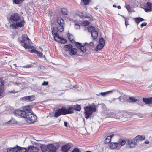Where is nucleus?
<instances>
[{"label":"nucleus","mask_w":152,"mask_h":152,"mask_svg":"<svg viewBox=\"0 0 152 152\" xmlns=\"http://www.w3.org/2000/svg\"><path fill=\"white\" fill-rule=\"evenodd\" d=\"M134 20L135 21L137 25L140 22L144 20V19L140 17L134 18H133Z\"/></svg>","instance_id":"nucleus-28"},{"label":"nucleus","mask_w":152,"mask_h":152,"mask_svg":"<svg viewBox=\"0 0 152 152\" xmlns=\"http://www.w3.org/2000/svg\"><path fill=\"white\" fill-rule=\"evenodd\" d=\"M142 100L146 104H151L152 103V97L151 98H143Z\"/></svg>","instance_id":"nucleus-22"},{"label":"nucleus","mask_w":152,"mask_h":152,"mask_svg":"<svg viewBox=\"0 0 152 152\" xmlns=\"http://www.w3.org/2000/svg\"><path fill=\"white\" fill-rule=\"evenodd\" d=\"M17 92V91H15V90H12L11 91H9L8 92V93L9 94H11V93H13L15 94Z\"/></svg>","instance_id":"nucleus-48"},{"label":"nucleus","mask_w":152,"mask_h":152,"mask_svg":"<svg viewBox=\"0 0 152 152\" xmlns=\"http://www.w3.org/2000/svg\"><path fill=\"white\" fill-rule=\"evenodd\" d=\"M147 23L145 22H144L141 24V26L142 27L145 26L147 25Z\"/></svg>","instance_id":"nucleus-49"},{"label":"nucleus","mask_w":152,"mask_h":152,"mask_svg":"<svg viewBox=\"0 0 152 152\" xmlns=\"http://www.w3.org/2000/svg\"><path fill=\"white\" fill-rule=\"evenodd\" d=\"M24 0H13V2L16 4H19L22 3Z\"/></svg>","instance_id":"nucleus-32"},{"label":"nucleus","mask_w":152,"mask_h":152,"mask_svg":"<svg viewBox=\"0 0 152 152\" xmlns=\"http://www.w3.org/2000/svg\"><path fill=\"white\" fill-rule=\"evenodd\" d=\"M86 152H91V151H86Z\"/></svg>","instance_id":"nucleus-59"},{"label":"nucleus","mask_w":152,"mask_h":152,"mask_svg":"<svg viewBox=\"0 0 152 152\" xmlns=\"http://www.w3.org/2000/svg\"><path fill=\"white\" fill-rule=\"evenodd\" d=\"M64 125L66 127H67L68 126H67V123L66 122H64Z\"/></svg>","instance_id":"nucleus-53"},{"label":"nucleus","mask_w":152,"mask_h":152,"mask_svg":"<svg viewBox=\"0 0 152 152\" xmlns=\"http://www.w3.org/2000/svg\"><path fill=\"white\" fill-rule=\"evenodd\" d=\"M145 143V144H149V141H146L144 142Z\"/></svg>","instance_id":"nucleus-54"},{"label":"nucleus","mask_w":152,"mask_h":152,"mask_svg":"<svg viewBox=\"0 0 152 152\" xmlns=\"http://www.w3.org/2000/svg\"><path fill=\"white\" fill-rule=\"evenodd\" d=\"M4 91V87H0V97L2 95Z\"/></svg>","instance_id":"nucleus-40"},{"label":"nucleus","mask_w":152,"mask_h":152,"mask_svg":"<svg viewBox=\"0 0 152 152\" xmlns=\"http://www.w3.org/2000/svg\"><path fill=\"white\" fill-rule=\"evenodd\" d=\"M75 44L77 48L80 49L82 52L84 53L86 52V47L84 45H82L81 43L75 42Z\"/></svg>","instance_id":"nucleus-15"},{"label":"nucleus","mask_w":152,"mask_h":152,"mask_svg":"<svg viewBox=\"0 0 152 152\" xmlns=\"http://www.w3.org/2000/svg\"><path fill=\"white\" fill-rule=\"evenodd\" d=\"M72 47L73 46L71 44L67 45L64 46V49L65 50L69 52Z\"/></svg>","instance_id":"nucleus-26"},{"label":"nucleus","mask_w":152,"mask_h":152,"mask_svg":"<svg viewBox=\"0 0 152 152\" xmlns=\"http://www.w3.org/2000/svg\"><path fill=\"white\" fill-rule=\"evenodd\" d=\"M126 97V96L125 95H124L123 96L122 98H125Z\"/></svg>","instance_id":"nucleus-55"},{"label":"nucleus","mask_w":152,"mask_h":152,"mask_svg":"<svg viewBox=\"0 0 152 152\" xmlns=\"http://www.w3.org/2000/svg\"><path fill=\"white\" fill-rule=\"evenodd\" d=\"M9 21L13 23L10 25V27L13 29L22 27L25 23L23 17L17 13H14L12 14L10 17Z\"/></svg>","instance_id":"nucleus-1"},{"label":"nucleus","mask_w":152,"mask_h":152,"mask_svg":"<svg viewBox=\"0 0 152 152\" xmlns=\"http://www.w3.org/2000/svg\"><path fill=\"white\" fill-rule=\"evenodd\" d=\"M81 109L80 105L76 104L73 106L69 107L67 109L68 112L69 113L68 114H71L74 113V110L77 111H80Z\"/></svg>","instance_id":"nucleus-11"},{"label":"nucleus","mask_w":152,"mask_h":152,"mask_svg":"<svg viewBox=\"0 0 152 152\" xmlns=\"http://www.w3.org/2000/svg\"><path fill=\"white\" fill-rule=\"evenodd\" d=\"M10 121H11V120H10L9 121H8L7 123L8 124H10Z\"/></svg>","instance_id":"nucleus-58"},{"label":"nucleus","mask_w":152,"mask_h":152,"mask_svg":"<svg viewBox=\"0 0 152 152\" xmlns=\"http://www.w3.org/2000/svg\"><path fill=\"white\" fill-rule=\"evenodd\" d=\"M48 84V81H44L42 83V85L43 86H46Z\"/></svg>","instance_id":"nucleus-46"},{"label":"nucleus","mask_w":152,"mask_h":152,"mask_svg":"<svg viewBox=\"0 0 152 152\" xmlns=\"http://www.w3.org/2000/svg\"><path fill=\"white\" fill-rule=\"evenodd\" d=\"M26 113L25 111L20 109H16L13 112L15 116L23 118H26Z\"/></svg>","instance_id":"nucleus-8"},{"label":"nucleus","mask_w":152,"mask_h":152,"mask_svg":"<svg viewBox=\"0 0 152 152\" xmlns=\"http://www.w3.org/2000/svg\"><path fill=\"white\" fill-rule=\"evenodd\" d=\"M77 49L75 48H73L72 47L69 52V54L71 55H74L76 54L77 52Z\"/></svg>","instance_id":"nucleus-27"},{"label":"nucleus","mask_w":152,"mask_h":152,"mask_svg":"<svg viewBox=\"0 0 152 152\" xmlns=\"http://www.w3.org/2000/svg\"><path fill=\"white\" fill-rule=\"evenodd\" d=\"M38 148L33 146H30L28 148L27 152H38Z\"/></svg>","instance_id":"nucleus-17"},{"label":"nucleus","mask_w":152,"mask_h":152,"mask_svg":"<svg viewBox=\"0 0 152 152\" xmlns=\"http://www.w3.org/2000/svg\"><path fill=\"white\" fill-rule=\"evenodd\" d=\"M75 28L76 29H79L80 28V26L78 24L76 23L75 24Z\"/></svg>","instance_id":"nucleus-44"},{"label":"nucleus","mask_w":152,"mask_h":152,"mask_svg":"<svg viewBox=\"0 0 152 152\" xmlns=\"http://www.w3.org/2000/svg\"><path fill=\"white\" fill-rule=\"evenodd\" d=\"M29 51L31 53H36L37 52V50H36L35 49H33L32 50H29Z\"/></svg>","instance_id":"nucleus-42"},{"label":"nucleus","mask_w":152,"mask_h":152,"mask_svg":"<svg viewBox=\"0 0 152 152\" xmlns=\"http://www.w3.org/2000/svg\"><path fill=\"white\" fill-rule=\"evenodd\" d=\"M17 147L10 148L7 149V152H17Z\"/></svg>","instance_id":"nucleus-29"},{"label":"nucleus","mask_w":152,"mask_h":152,"mask_svg":"<svg viewBox=\"0 0 152 152\" xmlns=\"http://www.w3.org/2000/svg\"><path fill=\"white\" fill-rule=\"evenodd\" d=\"M88 29L91 33V35L93 40L96 39L98 36V32L93 26H89L88 27Z\"/></svg>","instance_id":"nucleus-9"},{"label":"nucleus","mask_w":152,"mask_h":152,"mask_svg":"<svg viewBox=\"0 0 152 152\" xmlns=\"http://www.w3.org/2000/svg\"><path fill=\"white\" fill-rule=\"evenodd\" d=\"M61 11L62 13L64 15H67L68 14V11L67 9L64 8L61 9Z\"/></svg>","instance_id":"nucleus-33"},{"label":"nucleus","mask_w":152,"mask_h":152,"mask_svg":"<svg viewBox=\"0 0 152 152\" xmlns=\"http://www.w3.org/2000/svg\"><path fill=\"white\" fill-rule=\"evenodd\" d=\"M113 7H115V8H116L117 7V6L115 4H113Z\"/></svg>","instance_id":"nucleus-57"},{"label":"nucleus","mask_w":152,"mask_h":152,"mask_svg":"<svg viewBox=\"0 0 152 152\" xmlns=\"http://www.w3.org/2000/svg\"><path fill=\"white\" fill-rule=\"evenodd\" d=\"M137 101V99H135L134 97H131L129 98V99H127V101L128 102H134Z\"/></svg>","instance_id":"nucleus-31"},{"label":"nucleus","mask_w":152,"mask_h":152,"mask_svg":"<svg viewBox=\"0 0 152 152\" xmlns=\"http://www.w3.org/2000/svg\"><path fill=\"white\" fill-rule=\"evenodd\" d=\"M21 99L23 101H32L35 99V98L34 96L32 95L24 96L22 97Z\"/></svg>","instance_id":"nucleus-16"},{"label":"nucleus","mask_w":152,"mask_h":152,"mask_svg":"<svg viewBox=\"0 0 152 152\" xmlns=\"http://www.w3.org/2000/svg\"><path fill=\"white\" fill-rule=\"evenodd\" d=\"M84 114L86 119L88 118L92 115V113L95 112L97 110L96 105L93 103L90 105L84 107Z\"/></svg>","instance_id":"nucleus-2"},{"label":"nucleus","mask_w":152,"mask_h":152,"mask_svg":"<svg viewBox=\"0 0 152 152\" xmlns=\"http://www.w3.org/2000/svg\"><path fill=\"white\" fill-rule=\"evenodd\" d=\"M71 147L70 145L66 144L62 146L61 150L63 152H68V151L70 149Z\"/></svg>","instance_id":"nucleus-19"},{"label":"nucleus","mask_w":152,"mask_h":152,"mask_svg":"<svg viewBox=\"0 0 152 152\" xmlns=\"http://www.w3.org/2000/svg\"><path fill=\"white\" fill-rule=\"evenodd\" d=\"M119 145L118 142H111L110 145V148L111 149L116 148H118V146Z\"/></svg>","instance_id":"nucleus-23"},{"label":"nucleus","mask_w":152,"mask_h":152,"mask_svg":"<svg viewBox=\"0 0 152 152\" xmlns=\"http://www.w3.org/2000/svg\"><path fill=\"white\" fill-rule=\"evenodd\" d=\"M89 45L90 46H94V45L93 42H90L89 43Z\"/></svg>","instance_id":"nucleus-51"},{"label":"nucleus","mask_w":152,"mask_h":152,"mask_svg":"<svg viewBox=\"0 0 152 152\" xmlns=\"http://www.w3.org/2000/svg\"><path fill=\"white\" fill-rule=\"evenodd\" d=\"M150 115L151 116V117H152V114H151Z\"/></svg>","instance_id":"nucleus-60"},{"label":"nucleus","mask_w":152,"mask_h":152,"mask_svg":"<svg viewBox=\"0 0 152 152\" xmlns=\"http://www.w3.org/2000/svg\"><path fill=\"white\" fill-rule=\"evenodd\" d=\"M126 144L129 147L133 148L137 145V142L135 138L133 139H129L127 140Z\"/></svg>","instance_id":"nucleus-13"},{"label":"nucleus","mask_w":152,"mask_h":152,"mask_svg":"<svg viewBox=\"0 0 152 152\" xmlns=\"http://www.w3.org/2000/svg\"><path fill=\"white\" fill-rule=\"evenodd\" d=\"M19 42L25 49H31L33 46L31 45V42L27 34H23Z\"/></svg>","instance_id":"nucleus-3"},{"label":"nucleus","mask_w":152,"mask_h":152,"mask_svg":"<svg viewBox=\"0 0 152 152\" xmlns=\"http://www.w3.org/2000/svg\"><path fill=\"white\" fill-rule=\"evenodd\" d=\"M83 121H85V119H84Z\"/></svg>","instance_id":"nucleus-62"},{"label":"nucleus","mask_w":152,"mask_h":152,"mask_svg":"<svg viewBox=\"0 0 152 152\" xmlns=\"http://www.w3.org/2000/svg\"><path fill=\"white\" fill-rule=\"evenodd\" d=\"M117 8L118 9H121V7L120 6H118L117 7Z\"/></svg>","instance_id":"nucleus-56"},{"label":"nucleus","mask_w":152,"mask_h":152,"mask_svg":"<svg viewBox=\"0 0 152 152\" xmlns=\"http://www.w3.org/2000/svg\"><path fill=\"white\" fill-rule=\"evenodd\" d=\"M84 5H87L89 4L91 0H81Z\"/></svg>","instance_id":"nucleus-35"},{"label":"nucleus","mask_w":152,"mask_h":152,"mask_svg":"<svg viewBox=\"0 0 152 152\" xmlns=\"http://www.w3.org/2000/svg\"><path fill=\"white\" fill-rule=\"evenodd\" d=\"M32 65H27L25 67L26 68H31L32 67Z\"/></svg>","instance_id":"nucleus-52"},{"label":"nucleus","mask_w":152,"mask_h":152,"mask_svg":"<svg viewBox=\"0 0 152 152\" xmlns=\"http://www.w3.org/2000/svg\"><path fill=\"white\" fill-rule=\"evenodd\" d=\"M72 152H80L79 150L77 148L74 149V150L72 151Z\"/></svg>","instance_id":"nucleus-47"},{"label":"nucleus","mask_w":152,"mask_h":152,"mask_svg":"<svg viewBox=\"0 0 152 152\" xmlns=\"http://www.w3.org/2000/svg\"><path fill=\"white\" fill-rule=\"evenodd\" d=\"M71 36L72 35L69 34H67V36L68 37L70 41H72V39H71L70 38V36Z\"/></svg>","instance_id":"nucleus-50"},{"label":"nucleus","mask_w":152,"mask_h":152,"mask_svg":"<svg viewBox=\"0 0 152 152\" xmlns=\"http://www.w3.org/2000/svg\"><path fill=\"white\" fill-rule=\"evenodd\" d=\"M114 134H112L110 136H108L104 140L105 143H108L110 142L111 138L114 136Z\"/></svg>","instance_id":"nucleus-25"},{"label":"nucleus","mask_w":152,"mask_h":152,"mask_svg":"<svg viewBox=\"0 0 152 152\" xmlns=\"http://www.w3.org/2000/svg\"><path fill=\"white\" fill-rule=\"evenodd\" d=\"M112 91H109L105 92H101L100 94L102 96H106L107 94H109L110 92H112Z\"/></svg>","instance_id":"nucleus-37"},{"label":"nucleus","mask_w":152,"mask_h":152,"mask_svg":"<svg viewBox=\"0 0 152 152\" xmlns=\"http://www.w3.org/2000/svg\"><path fill=\"white\" fill-rule=\"evenodd\" d=\"M57 21L59 26L57 27L58 30L60 32H62L64 30V19L61 17H58Z\"/></svg>","instance_id":"nucleus-10"},{"label":"nucleus","mask_w":152,"mask_h":152,"mask_svg":"<svg viewBox=\"0 0 152 152\" xmlns=\"http://www.w3.org/2000/svg\"><path fill=\"white\" fill-rule=\"evenodd\" d=\"M52 32L53 34L55 35L54 36V39L55 40H56L57 37L59 36L58 34H57V31H55L54 29H53Z\"/></svg>","instance_id":"nucleus-34"},{"label":"nucleus","mask_w":152,"mask_h":152,"mask_svg":"<svg viewBox=\"0 0 152 152\" xmlns=\"http://www.w3.org/2000/svg\"><path fill=\"white\" fill-rule=\"evenodd\" d=\"M56 40L62 44H65L66 42V39L64 38L60 37L59 36L57 37Z\"/></svg>","instance_id":"nucleus-21"},{"label":"nucleus","mask_w":152,"mask_h":152,"mask_svg":"<svg viewBox=\"0 0 152 152\" xmlns=\"http://www.w3.org/2000/svg\"><path fill=\"white\" fill-rule=\"evenodd\" d=\"M25 118L28 123H33L36 121L37 117L32 113L29 112L26 113Z\"/></svg>","instance_id":"nucleus-7"},{"label":"nucleus","mask_w":152,"mask_h":152,"mask_svg":"<svg viewBox=\"0 0 152 152\" xmlns=\"http://www.w3.org/2000/svg\"><path fill=\"white\" fill-rule=\"evenodd\" d=\"M151 61H152V59L151 60Z\"/></svg>","instance_id":"nucleus-63"},{"label":"nucleus","mask_w":152,"mask_h":152,"mask_svg":"<svg viewBox=\"0 0 152 152\" xmlns=\"http://www.w3.org/2000/svg\"><path fill=\"white\" fill-rule=\"evenodd\" d=\"M67 109L65 106H63L61 108H59L54 111L53 116L57 118L61 115H66L68 114Z\"/></svg>","instance_id":"nucleus-4"},{"label":"nucleus","mask_w":152,"mask_h":152,"mask_svg":"<svg viewBox=\"0 0 152 152\" xmlns=\"http://www.w3.org/2000/svg\"><path fill=\"white\" fill-rule=\"evenodd\" d=\"M0 85L2 86H4V81L1 78H0Z\"/></svg>","instance_id":"nucleus-45"},{"label":"nucleus","mask_w":152,"mask_h":152,"mask_svg":"<svg viewBox=\"0 0 152 152\" xmlns=\"http://www.w3.org/2000/svg\"><path fill=\"white\" fill-rule=\"evenodd\" d=\"M122 97H120L119 98H121Z\"/></svg>","instance_id":"nucleus-61"},{"label":"nucleus","mask_w":152,"mask_h":152,"mask_svg":"<svg viewBox=\"0 0 152 152\" xmlns=\"http://www.w3.org/2000/svg\"><path fill=\"white\" fill-rule=\"evenodd\" d=\"M144 7L143 8L145 12H148L152 11V4L147 2L144 5Z\"/></svg>","instance_id":"nucleus-14"},{"label":"nucleus","mask_w":152,"mask_h":152,"mask_svg":"<svg viewBox=\"0 0 152 152\" xmlns=\"http://www.w3.org/2000/svg\"><path fill=\"white\" fill-rule=\"evenodd\" d=\"M123 17L124 18L125 20V25L126 26V27H127L128 25H129L128 23V21L129 20V17H126V18L124 16H123Z\"/></svg>","instance_id":"nucleus-38"},{"label":"nucleus","mask_w":152,"mask_h":152,"mask_svg":"<svg viewBox=\"0 0 152 152\" xmlns=\"http://www.w3.org/2000/svg\"><path fill=\"white\" fill-rule=\"evenodd\" d=\"M83 24L85 26L88 25L90 24V22L87 20L84 21L83 23Z\"/></svg>","instance_id":"nucleus-43"},{"label":"nucleus","mask_w":152,"mask_h":152,"mask_svg":"<svg viewBox=\"0 0 152 152\" xmlns=\"http://www.w3.org/2000/svg\"><path fill=\"white\" fill-rule=\"evenodd\" d=\"M99 44H98L95 49V50L96 51L102 49L104 47L105 43V40L104 38L102 37L99 39Z\"/></svg>","instance_id":"nucleus-12"},{"label":"nucleus","mask_w":152,"mask_h":152,"mask_svg":"<svg viewBox=\"0 0 152 152\" xmlns=\"http://www.w3.org/2000/svg\"><path fill=\"white\" fill-rule=\"evenodd\" d=\"M37 52H37L36 53L37 55L38 56H39V57H42V55H43L42 53V52H39L38 51H37Z\"/></svg>","instance_id":"nucleus-41"},{"label":"nucleus","mask_w":152,"mask_h":152,"mask_svg":"<svg viewBox=\"0 0 152 152\" xmlns=\"http://www.w3.org/2000/svg\"><path fill=\"white\" fill-rule=\"evenodd\" d=\"M123 113L120 112L117 113H109V116L112 118L120 119V122H124L126 121V118L123 116Z\"/></svg>","instance_id":"nucleus-5"},{"label":"nucleus","mask_w":152,"mask_h":152,"mask_svg":"<svg viewBox=\"0 0 152 152\" xmlns=\"http://www.w3.org/2000/svg\"><path fill=\"white\" fill-rule=\"evenodd\" d=\"M126 7L127 10L129 12H131V7L128 4L126 5Z\"/></svg>","instance_id":"nucleus-39"},{"label":"nucleus","mask_w":152,"mask_h":152,"mask_svg":"<svg viewBox=\"0 0 152 152\" xmlns=\"http://www.w3.org/2000/svg\"><path fill=\"white\" fill-rule=\"evenodd\" d=\"M136 142H138L139 141L144 140L145 139V137L144 135H137L135 138Z\"/></svg>","instance_id":"nucleus-20"},{"label":"nucleus","mask_w":152,"mask_h":152,"mask_svg":"<svg viewBox=\"0 0 152 152\" xmlns=\"http://www.w3.org/2000/svg\"><path fill=\"white\" fill-rule=\"evenodd\" d=\"M119 143V145L118 146V148H119L121 146H122L124 145L126 143V141L125 140H123Z\"/></svg>","instance_id":"nucleus-36"},{"label":"nucleus","mask_w":152,"mask_h":152,"mask_svg":"<svg viewBox=\"0 0 152 152\" xmlns=\"http://www.w3.org/2000/svg\"><path fill=\"white\" fill-rule=\"evenodd\" d=\"M17 152H26L27 150L26 148L21 147L20 146H17Z\"/></svg>","instance_id":"nucleus-24"},{"label":"nucleus","mask_w":152,"mask_h":152,"mask_svg":"<svg viewBox=\"0 0 152 152\" xmlns=\"http://www.w3.org/2000/svg\"><path fill=\"white\" fill-rule=\"evenodd\" d=\"M42 152H56V149L54 145L52 144H50L47 146L42 145L41 146Z\"/></svg>","instance_id":"nucleus-6"},{"label":"nucleus","mask_w":152,"mask_h":152,"mask_svg":"<svg viewBox=\"0 0 152 152\" xmlns=\"http://www.w3.org/2000/svg\"><path fill=\"white\" fill-rule=\"evenodd\" d=\"M32 107L31 105H28L24 106L23 107V109L27 111L30 112L31 110Z\"/></svg>","instance_id":"nucleus-30"},{"label":"nucleus","mask_w":152,"mask_h":152,"mask_svg":"<svg viewBox=\"0 0 152 152\" xmlns=\"http://www.w3.org/2000/svg\"><path fill=\"white\" fill-rule=\"evenodd\" d=\"M76 14L77 15H79L82 18H88V16L87 15L86 13V12L83 13L79 11H78L76 12Z\"/></svg>","instance_id":"nucleus-18"}]
</instances>
